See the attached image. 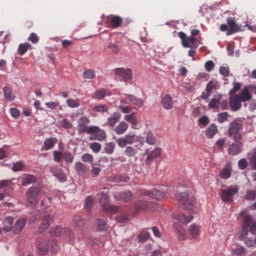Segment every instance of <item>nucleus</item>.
Wrapping results in <instances>:
<instances>
[{"label": "nucleus", "instance_id": "57", "mask_svg": "<svg viewBox=\"0 0 256 256\" xmlns=\"http://www.w3.org/2000/svg\"><path fill=\"white\" fill-rule=\"evenodd\" d=\"M246 199L248 201H255V199H256V192H255V190H248L246 192Z\"/></svg>", "mask_w": 256, "mask_h": 256}, {"label": "nucleus", "instance_id": "61", "mask_svg": "<svg viewBox=\"0 0 256 256\" xmlns=\"http://www.w3.org/2000/svg\"><path fill=\"white\" fill-rule=\"evenodd\" d=\"M99 173H101V168L93 164L91 170L92 177H99Z\"/></svg>", "mask_w": 256, "mask_h": 256}, {"label": "nucleus", "instance_id": "31", "mask_svg": "<svg viewBox=\"0 0 256 256\" xmlns=\"http://www.w3.org/2000/svg\"><path fill=\"white\" fill-rule=\"evenodd\" d=\"M134 209L136 213H139V211H147L149 210V203L145 201H138L134 204Z\"/></svg>", "mask_w": 256, "mask_h": 256}, {"label": "nucleus", "instance_id": "46", "mask_svg": "<svg viewBox=\"0 0 256 256\" xmlns=\"http://www.w3.org/2000/svg\"><path fill=\"white\" fill-rule=\"evenodd\" d=\"M23 167H25V164H23V161L16 162L12 165V171H14V173L23 171Z\"/></svg>", "mask_w": 256, "mask_h": 256}, {"label": "nucleus", "instance_id": "18", "mask_svg": "<svg viewBox=\"0 0 256 256\" xmlns=\"http://www.w3.org/2000/svg\"><path fill=\"white\" fill-rule=\"evenodd\" d=\"M241 151H243V142L241 141H235L228 148V154L232 156L239 155Z\"/></svg>", "mask_w": 256, "mask_h": 256}, {"label": "nucleus", "instance_id": "56", "mask_svg": "<svg viewBox=\"0 0 256 256\" xmlns=\"http://www.w3.org/2000/svg\"><path fill=\"white\" fill-rule=\"evenodd\" d=\"M229 119V113L227 112H222L218 114V121L220 123H225Z\"/></svg>", "mask_w": 256, "mask_h": 256}, {"label": "nucleus", "instance_id": "3", "mask_svg": "<svg viewBox=\"0 0 256 256\" xmlns=\"http://www.w3.org/2000/svg\"><path fill=\"white\" fill-rule=\"evenodd\" d=\"M99 204L101 205L103 211H105L106 213H111V215L119 213V206L109 204V194L105 192L101 194Z\"/></svg>", "mask_w": 256, "mask_h": 256}, {"label": "nucleus", "instance_id": "29", "mask_svg": "<svg viewBox=\"0 0 256 256\" xmlns=\"http://www.w3.org/2000/svg\"><path fill=\"white\" fill-rule=\"evenodd\" d=\"M188 232L193 239H197L201 233V228L197 224H191L188 228Z\"/></svg>", "mask_w": 256, "mask_h": 256}, {"label": "nucleus", "instance_id": "36", "mask_svg": "<svg viewBox=\"0 0 256 256\" xmlns=\"http://www.w3.org/2000/svg\"><path fill=\"white\" fill-rule=\"evenodd\" d=\"M3 95H4V98L8 101H15V96L13 95V90H11L10 87H4L3 88Z\"/></svg>", "mask_w": 256, "mask_h": 256}, {"label": "nucleus", "instance_id": "15", "mask_svg": "<svg viewBox=\"0 0 256 256\" xmlns=\"http://www.w3.org/2000/svg\"><path fill=\"white\" fill-rule=\"evenodd\" d=\"M50 235L54 237H59V235H65V237H72L73 231L69 228H62L61 226H56L55 228H52L50 231Z\"/></svg>", "mask_w": 256, "mask_h": 256}, {"label": "nucleus", "instance_id": "41", "mask_svg": "<svg viewBox=\"0 0 256 256\" xmlns=\"http://www.w3.org/2000/svg\"><path fill=\"white\" fill-rule=\"evenodd\" d=\"M104 151L105 153H107V155H113L115 151V142L106 143L104 147Z\"/></svg>", "mask_w": 256, "mask_h": 256}, {"label": "nucleus", "instance_id": "32", "mask_svg": "<svg viewBox=\"0 0 256 256\" xmlns=\"http://www.w3.org/2000/svg\"><path fill=\"white\" fill-rule=\"evenodd\" d=\"M233 171V168L231 167V164H226L225 168L220 172L221 179H229L231 177V173Z\"/></svg>", "mask_w": 256, "mask_h": 256}, {"label": "nucleus", "instance_id": "6", "mask_svg": "<svg viewBox=\"0 0 256 256\" xmlns=\"http://www.w3.org/2000/svg\"><path fill=\"white\" fill-rule=\"evenodd\" d=\"M91 123V120L87 116H82L78 119L77 131L79 135H85V133L89 134L95 130L93 126H87Z\"/></svg>", "mask_w": 256, "mask_h": 256}, {"label": "nucleus", "instance_id": "42", "mask_svg": "<svg viewBox=\"0 0 256 256\" xmlns=\"http://www.w3.org/2000/svg\"><path fill=\"white\" fill-rule=\"evenodd\" d=\"M107 97V91L105 89L97 90L93 95V99H105Z\"/></svg>", "mask_w": 256, "mask_h": 256}, {"label": "nucleus", "instance_id": "44", "mask_svg": "<svg viewBox=\"0 0 256 256\" xmlns=\"http://www.w3.org/2000/svg\"><path fill=\"white\" fill-rule=\"evenodd\" d=\"M83 77H84V79H95V77H96L95 70H93V69H86L83 72Z\"/></svg>", "mask_w": 256, "mask_h": 256}, {"label": "nucleus", "instance_id": "52", "mask_svg": "<svg viewBox=\"0 0 256 256\" xmlns=\"http://www.w3.org/2000/svg\"><path fill=\"white\" fill-rule=\"evenodd\" d=\"M62 158L66 163H73L74 161L73 154H71V152H64Z\"/></svg>", "mask_w": 256, "mask_h": 256}, {"label": "nucleus", "instance_id": "30", "mask_svg": "<svg viewBox=\"0 0 256 256\" xmlns=\"http://www.w3.org/2000/svg\"><path fill=\"white\" fill-rule=\"evenodd\" d=\"M13 229V217L7 216L3 221V231L9 233Z\"/></svg>", "mask_w": 256, "mask_h": 256}, {"label": "nucleus", "instance_id": "4", "mask_svg": "<svg viewBox=\"0 0 256 256\" xmlns=\"http://www.w3.org/2000/svg\"><path fill=\"white\" fill-rule=\"evenodd\" d=\"M39 195H41V187L32 186L26 191V201L29 205H37L39 203Z\"/></svg>", "mask_w": 256, "mask_h": 256}, {"label": "nucleus", "instance_id": "55", "mask_svg": "<svg viewBox=\"0 0 256 256\" xmlns=\"http://www.w3.org/2000/svg\"><path fill=\"white\" fill-rule=\"evenodd\" d=\"M121 199L127 203V201H131V199H133V194H131V192L127 191V192H123L121 194Z\"/></svg>", "mask_w": 256, "mask_h": 256}, {"label": "nucleus", "instance_id": "1", "mask_svg": "<svg viewBox=\"0 0 256 256\" xmlns=\"http://www.w3.org/2000/svg\"><path fill=\"white\" fill-rule=\"evenodd\" d=\"M174 219V228L180 234V239L183 241L185 239V230L181 227V225H187L193 221V216H186L184 213H178L173 215Z\"/></svg>", "mask_w": 256, "mask_h": 256}, {"label": "nucleus", "instance_id": "33", "mask_svg": "<svg viewBox=\"0 0 256 256\" xmlns=\"http://www.w3.org/2000/svg\"><path fill=\"white\" fill-rule=\"evenodd\" d=\"M107 49H109V51L112 52L113 55H119V53H121V47H119V44H117V42H109L107 44Z\"/></svg>", "mask_w": 256, "mask_h": 256}, {"label": "nucleus", "instance_id": "54", "mask_svg": "<svg viewBox=\"0 0 256 256\" xmlns=\"http://www.w3.org/2000/svg\"><path fill=\"white\" fill-rule=\"evenodd\" d=\"M82 161L84 163H90V164L93 163L94 161L93 155L89 153H85L84 155H82Z\"/></svg>", "mask_w": 256, "mask_h": 256}, {"label": "nucleus", "instance_id": "60", "mask_svg": "<svg viewBox=\"0 0 256 256\" xmlns=\"http://www.w3.org/2000/svg\"><path fill=\"white\" fill-rule=\"evenodd\" d=\"M54 161L56 163H61V159L63 158V153L60 151L55 150L53 152Z\"/></svg>", "mask_w": 256, "mask_h": 256}, {"label": "nucleus", "instance_id": "21", "mask_svg": "<svg viewBox=\"0 0 256 256\" xmlns=\"http://www.w3.org/2000/svg\"><path fill=\"white\" fill-rule=\"evenodd\" d=\"M221 99H223L222 94L214 95L208 104L209 109H219L221 105Z\"/></svg>", "mask_w": 256, "mask_h": 256}, {"label": "nucleus", "instance_id": "37", "mask_svg": "<svg viewBox=\"0 0 256 256\" xmlns=\"http://www.w3.org/2000/svg\"><path fill=\"white\" fill-rule=\"evenodd\" d=\"M29 49H33V46L31 44H29V42L21 43L18 46V53H19V55H25V53H27V51Z\"/></svg>", "mask_w": 256, "mask_h": 256}, {"label": "nucleus", "instance_id": "40", "mask_svg": "<svg viewBox=\"0 0 256 256\" xmlns=\"http://www.w3.org/2000/svg\"><path fill=\"white\" fill-rule=\"evenodd\" d=\"M128 101H130V103L133 105H136V107H143V100L133 95L128 96Z\"/></svg>", "mask_w": 256, "mask_h": 256}, {"label": "nucleus", "instance_id": "25", "mask_svg": "<svg viewBox=\"0 0 256 256\" xmlns=\"http://www.w3.org/2000/svg\"><path fill=\"white\" fill-rule=\"evenodd\" d=\"M25 225H27V220L25 218H19L13 227L14 233H21L25 228Z\"/></svg>", "mask_w": 256, "mask_h": 256}, {"label": "nucleus", "instance_id": "5", "mask_svg": "<svg viewBox=\"0 0 256 256\" xmlns=\"http://www.w3.org/2000/svg\"><path fill=\"white\" fill-rule=\"evenodd\" d=\"M176 199L178 201H182L184 208L187 211H193V207L195 205V197L190 196L185 192L184 193L178 192L176 193Z\"/></svg>", "mask_w": 256, "mask_h": 256}, {"label": "nucleus", "instance_id": "62", "mask_svg": "<svg viewBox=\"0 0 256 256\" xmlns=\"http://www.w3.org/2000/svg\"><path fill=\"white\" fill-rule=\"evenodd\" d=\"M248 165H249V163L247 162V159H240L238 161V167L242 171H245V169H247Z\"/></svg>", "mask_w": 256, "mask_h": 256}, {"label": "nucleus", "instance_id": "20", "mask_svg": "<svg viewBox=\"0 0 256 256\" xmlns=\"http://www.w3.org/2000/svg\"><path fill=\"white\" fill-rule=\"evenodd\" d=\"M249 89H251L249 86H245L239 94H236V97H238V99H240L242 103H247V101H251L252 96Z\"/></svg>", "mask_w": 256, "mask_h": 256}, {"label": "nucleus", "instance_id": "58", "mask_svg": "<svg viewBox=\"0 0 256 256\" xmlns=\"http://www.w3.org/2000/svg\"><path fill=\"white\" fill-rule=\"evenodd\" d=\"M60 125L64 129H71L73 127V123H71V121L67 119H63L62 121H60Z\"/></svg>", "mask_w": 256, "mask_h": 256}, {"label": "nucleus", "instance_id": "59", "mask_svg": "<svg viewBox=\"0 0 256 256\" xmlns=\"http://www.w3.org/2000/svg\"><path fill=\"white\" fill-rule=\"evenodd\" d=\"M150 235L148 232H142L138 236V240L140 243H145L149 239Z\"/></svg>", "mask_w": 256, "mask_h": 256}, {"label": "nucleus", "instance_id": "12", "mask_svg": "<svg viewBox=\"0 0 256 256\" xmlns=\"http://www.w3.org/2000/svg\"><path fill=\"white\" fill-rule=\"evenodd\" d=\"M142 195L149 197L150 199H155V201H163L165 199V189L157 190L154 189L153 191L145 190Z\"/></svg>", "mask_w": 256, "mask_h": 256}, {"label": "nucleus", "instance_id": "8", "mask_svg": "<svg viewBox=\"0 0 256 256\" xmlns=\"http://www.w3.org/2000/svg\"><path fill=\"white\" fill-rule=\"evenodd\" d=\"M239 193V187L237 186H230L226 189L221 191V199L224 203H229L233 201V197Z\"/></svg>", "mask_w": 256, "mask_h": 256}, {"label": "nucleus", "instance_id": "51", "mask_svg": "<svg viewBox=\"0 0 256 256\" xmlns=\"http://www.w3.org/2000/svg\"><path fill=\"white\" fill-rule=\"evenodd\" d=\"M215 89H217V83L210 81L207 86H206V92L208 94L213 93V91H215Z\"/></svg>", "mask_w": 256, "mask_h": 256}, {"label": "nucleus", "instance_id": "27", "mask_svg": "<svg viewBox=\"0 0 256 256\" xmlns=\"http://www.w3.org/2000/svg\"><path fill=\"white\" fill-rule=\"evenodd\" d=\"M38 249L42 255L47 254V252L49 251V243L47 242V240L40 238L38 240Z\"/></svg>", "mask_w": 256, "mask_h": 256}, {"label": "nucleus", "instance_id": "28", "mask_svg": "<svg viewBox=\"0 0 256 256\" xmlns=\"http://www.w3.org/2000/svg\"><path fill=\"white\" fill-rule=\"evenodd\" d=\"M124 120L127 121V123H130L132 129H137L139 121H137L135 113L124 116Z\"/></svg>", "mask_w": 256, "mask_h": 256}, {"label": "nucleus", "instance_id": "43", "mask_svg": "<svg viewBox=\"0 0 256 256\" xmlns=\"http://www.w3.org/2000/svg\"><path fill=\"white\" fill-rule=\"evenodd\" d=\"M124 154L126 157H135V155H137V149H135L133 146H128L125 148Z\"/></svg>", "mask_w": 256, "mask_h": 256}, {"label": "nucleus", "instance_id": "35", "mask_svg": "<svg viewBox=\"0 0 256 256\" xmlns=\"http://www.w3.org/2000/svg\"><path fill=\"white\" fill-rule=\"evenodd\" d=\"M55 145H57V138H47L44 141V149L45 151H49L50 149H53V147H55Z\"/></svg>", "mask_w": 256, "mask_h": 256}, {"label": "nucleus", "instance_id": "9", "mask_svg": "<svg viewBox=\"0 0 256 256\" xmlns=\"http://www.w3.org/2000/svg\"><path fill=\"white\" fill-rule=\"evenodd\" d=\"M105 25L107 27H111L112 29H119L123 25V18L121 16L109 15L104 20Z\"/></svg>", "mask_w": 256, "mask_h": 256}, {"label": "nucleus", "instance_id": "26", "mask_svg": "<svg viewBox=\"0 0 256 256\" xmlns=\"http://www.w3.org/2000/svg\"><path fill=\"white\" fill-rule=\"evenodd\" d=\"M127 129H129V124L123 121L115 127L114 133H116V135H124V133L127 132Z\"/></svg>", "mask_w": 256, "mask_h": 256}, {"label": "nucleus", "instance_id": "17", "mask_svg": "<svg viewBox=\"0 0 256 256\" xmlns=\"http://www.w3.org/2000/svg\"><path fill=\"white\" fill-rule=\"evenodd\" d=\"M145 155H146V160H145L146 165H151V163H153V161H155V159H157V157L161 155V149L156 148L152 151L146 150Z\"/></svg>", "mask_w": 256, "mask_h": 256}, {"label": "nucleus", "instance_id": "13", "mask_svg": "<svg viewBox=\"0 0 256 256\" xmlns=\"http://www.w3.org/2000/svg\"><path fill=\"white\" fill-rule=\"evenodd\" d=\"M116 143L121 149L127 147V145H133L135 143V134H127L124 137L118 138Z\"/></svg>", "mask_w": 256, "mask_h": 256}, {"label": "nucleus", "instance_id": "53", "mask_svg": "<svg viewBox=\"0 0 256 256\" xmlns=\"http://www.w3.org/2000/svg\"><path fill=\"white\" fill-rule=\"evenodd\" d=\"M85 209H86L87 211H91V209H93V197L88 196V197L86 198Z\"/></svg>", "mask_w": 256, "mask_h": 256}, {"label": "nucleus", "instance_id": "2", "mask_svg": "<svg viewBox=\"0 0 256 256\" xmlns=\"http://www.w3.org/2000/svg\"><path fill=\"white\" fill-rule=\"evenodd\" d=\"M241 131H243V122L235 119L228 126V137H232L236 142L242 141L243 134H241Z\"/></svg>", "mask_w": 256, "mask_h": 256}, {"label": "nucleus", "instance_id": "14", "mask_svg": "<svg viewBox=\"0 0 256 256\" xmlns=\"http://www.w3.org/2000/svg\"><path fill=\"white\" fill-rule=\"evenodd\" d=\"M226 23L228 25L227 35H235V33H239L241 31V26L237 24V21L233 17H228L226 19Z\"/></svg>", "mask_w": 256, "mask_h": 256}, {"label": "nucleus", "instance_id": "38", "mask_svg": "<svg viewBox=\"0 0 256 256\" xmlns=\"http://www.w3.org/2000/svg\"><path fill=\"white\" fill-rule=\"evenodd\" d=\"M75 171L78 175H85L87 173V166L81 162L75 164Z\"/></svg>", "mask_w": 256, "mask_h": 256}, {"label": "nucleus", "instance_id": "63", "mask_svg": "<svg viewBox=\"0 0 256 256\" xmlns=\"http://www.w3.org/2000/svg\"><path fill=\"white\" fill-rule=\"evenodd\" d=\"M205 69L206 71L210 72L215 69V62L213 60H209L205 63Z\"/></svg>", "mask_w": 256, "mask_h": 256}, {"label": "nucleus", "instance_id": "45", "mask_svg": "<svg viewBox=\"0 0 256 256\" xmlns=\"http://www.w3.org/2000/svg\"><path fill=\"white\" fill-rule=\"evenodd\" d=\"M245 253H247V249H245V247H243V246H237L233 250V255L243 256V255H245Z\"/></svg>", "mask_w": 256, "mask_h": 256}, {"label": "nucleus", "instance_id": "24", "mask_svg": "<svg viewBox=\"0 0 256 256\" xmlns=\"http://www.w3.org/2000/svg\"><path fill=\"white\" fill-rule=\"evenodd\" d=\"M37 181H38L37 176L32 175V174H26L22 178V185H23V187H27V185L37 183Z\"/></svg>", "mask_w": 256, "mask_h": 256}, {"label": "nucleus", "instance_id": "10", "mask_svg": "<svg viewBox=\"0 0 256 256\" xmlns=\"http://www.w3.org/2000/svg\"><path fill=\"white\" fill-rule=\"evenodd\" d=\"M92 129H94L92 132H88V135H91L90 141H105L107 139V134L104 130H101L98 126H92Z\"/></svg>", "mask_w": 256, "mask_h": 256}, {"label": "nucleus", "instance_id": "47", "mask_svg": "<svg viewBox=\"0 0 256 256\" xmlns=\"http://www.w3.org/2000/svg\"><path fill=\"white\" fill-rule=\"evenodd\" d=\"M90 149L94 153H100L101 149H102L101 143H99V142H92V143H90Z\"/></svg>", "mask_w": 256, "mask_h": 256}, {"label": "nucleus", "instance_id": "34", "mask_svg": "<svg viewBox=\"0 0 256 256\" xmlns=\"http://www.w3.org/2000/svg\"><path fill=\"white\" fill-rule=\"evenodd\" d=\"M219 133V130L217 129V125L211 124L207 129H206V136L208 139H213L215 135Z\"/></svg>", "mask_w": 256, "mask_h": 256}, {"label": "nucleus", "instance_id": "23", "mask_svg": "<svg viewBox=\"0 0 256 256\" xmlns=\"http://www.w3.org/2000/svg\"><path fill=\"white\" fill-rule=\"evenodd\" d=\"M119 121H121V114L119 112H114L110 117H108L107 125H109V127H115Z\"/></svg>", "mask_w": 256, "mask_h": 256}, {"label": "nucleus", "instance_id": "22", "mask_svg": "<svg viewBox=\"0 0 256 256\" xmlns=\"http://www.w3.org/2000/svg\"><path fill=\"white\" fill-rule=\"evenodd\" d=\"M51 223V216L47 213L44 214L42 223L40 224V227L38 229V233H44L49 229V225Z\"/></svg>", "mask_w": 256, "mask_h": 256}, {"label": "nucleus", "instance_id": "50", "mask_svg": "<svg viewBox=\"0 0 256 256\" xmlns=\"http://www.w3.org/2000/svg\"><path fill=\"white\" fill-rule=\"evenodd\" d=\"M219 73L223 77H229L231 75V70H229V67H227V66H222L219 69Z\"/></svg>", "mask_w": 256, "mask_h": 256}, {"label": "nucleus", "instance_id": "19", "mask_svg": "<svg viewBox=\"0 0 256 256\" xmlns=\"http://www.w3.org/2000/svg\"><path fill=\"white\" fill-rule=\"evenodd\" d=\"M161 105L163 109H166V111H169L173 109L175 103L173 102V97L169 94H165L161 99Z\"/></svg>", "mask_w": 256, "mask_h": 256}, {"label": "nucleus", "instance_id": "49", "mask_svg": "<svg viewBox=\"0 0 256 256\" xmlns=\"http://www.w3.org/2000/svg\"><path fill=\"white\" fill-rule=\"evenodd\" d=\"M66 103H67L68 107H71V109H75V108L79 107V105H81L79 103V100H75V99H72V98L68 99L66 101Z\"/></svg>", "mask_w": 256, "mask_h": 256}, {"label": "nucleus", "instance_id": "16", "mask_svg": "<svg viewBox=\"0 0 256 256\" xmlns=\"http://www.w3.org/2000/svg\"><path fill=\"white\" fill-rule=\"evenodd\" d=\"M243 103L241 101V99L239 98V96H237L236 94H230V98H229V105H230V109L233 112H237V111H241V107Z\"/></svg>", "mask_w": 256, "mask_h": 256}, {"label": "nucleus", "instance_id": "7", "mask_svg": "<svg viewBox=\"0 0 256 256\" xmlns=\"http://www.w3.org/2000/svg\"><path fill=\"white\" fill-rule=\"evenodd\" d=\"M178 37L182 41V46L186 49H197V47H199V44H197V38H195V36L187 37L185 32H179Z\"/></svg>", "mask_w": 256, "mask_h": 256}, {"label": "nucleus", "instance_id": "11", "mask_svg": "<svg viewBox=\"0 0 256 256\" xmlns=\"http://www.w3.org/2000/svg\"><path fill=\"white\" fill-rule=\"evenodd\" d=\"M115 75L120 77L123 81H133V70L131 68H116L114 70Z\"/></svg>", "mask_w": 256, "mask_h": 256}, {"label": "nucleus", "instance_id": "39", "mask_svg": "<svg viewBox=\"0 0 256 256\" xmlns=\"http://www.w3.org/2000/svg\"><path fill=\"white\" fill-rule=\"evenodd\" d=\"M92 111L96 113H107L109 111V106L105 104L96 105L92 108Z\"/></svg>", "mask_w": 256, "mask_h": 256}, {"label": "nucleus", "instance_id": "48", "mask_svg": "<svg viewBox=\"0 0 256 256\" xmlns=\"http://www.w3.org/2000/svg\"><path fill=\"white\" fill-rule=\"evenodd\" d=\"M146 143L148 145H155L157 143V138L153 135V133L149 132L146 136Z\"/></svg>", "mask_w": 256, "mask_h": 256}, {"label": "nucleus", "instance_id": "64", "mask_svg": "<svg viewBox=\"0 0 256 256\" xmlns=\"http://www.w3.org/2000/svg\"><path fill=\"white\" fill-rule=\"evenodd\" d=\"M28 41H30L33 44H36L39 41V36H37L35 32H32L28 37Z\"/></svg>", "mask_w": 256, "mask_h": 256}]
</instances>
